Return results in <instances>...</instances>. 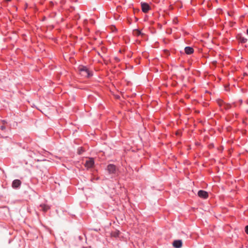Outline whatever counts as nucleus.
Wrapping results in <instances>:
<instances>
[{
    "label": "nucleus",
    "instance_id": "f257e3e1",
    "mask_svg": "<svg viewBox=\"0 0 248 248\" xmlns=\"http://www.w3.org/2000/svg\"><path fill=\"white\" fill-rule=\"evenodd\" d=\"M78 70L81 76L89 78L93 76V73L84 66L81 65L78 67Z\"/></svg>",
    "mask_w": 248,
    "mask_h": 248
},
{
    "label": "nucleus",
    "instance_id": "f03ea898",
    "mask_svg": "<svg viewBox=\"0 0 248 248\" xmlns=\"http://www.w3.org/2000/svg\"><path fill=\"white\" fill-rule=\"evenodd\" d=\"M116 170V166L114 164H110L107 166V170L110 174H115Z\"/></svg>",
    "mask_w": 248,
    "mask_h": 248
},
{
    "label": "nucleus",
    "instance_id": "7ed1b4c3",
    "mask_svg": "<svg viewBox=\"0 0 248 248\" xmlns=\"http://www.w3.org/2000/svg\"><path fill=\"white\" fill-rule=\"evenodd\" d=\"M94 164V161L93 158H89V159L87 160L85 163L84 166L87 169H90L93 167Z\"/></svg>",
    "mask_w": 248,
    "mask_h": 248
},
{
    "label": "nucleus",
    "instance_id": "20e7f679",
    "mask_svg": "<svg viewBox=\"0 0 248 248\" xmlns=\"http://www.w3.org/2000/svg\"><path fill=\"white\" fill-rule=\"evenodd\" d=\"M198 195L201 198L206 199L208 197V193L202 190H200L198 192Z\"/></svg>",
    "mask_w": 248,
    "mask_h": 248
},
{
    "label": "nucleus",
    "instance_id": "39448f33",
    "mask_svg": "<svg viewBox=\"0 0 248 248\" xmlns=\"http://www.w3.org/2000/svg\"><path fill=\"white\" fill-rule=\"evenodd\" d=\"M141 6L142 11L144 13H147L151 9L150 6L147 3H141Z\"/></svg>",
    "mask_w": 248,
    "mask_h": 248
},
{
    "label": "nucleus",
    "instance_id": "423d86ee",
    "mask_svg": "<svg viewBox=\"0 0 248 248\" xmlns=\"http://www.w3.org/2000/svg\"><path fill=\"white\" fill-rule=\"evenodd\" d=\"M182 240H176L173 241L172 245L175 248H181L182 246Z\"/></svg>",
    "mask_w": 248,
    "mask_h": 248
},
{
    "label": "nucleus",
    "instance_id": "0eeeda50",
    "mask_svg": "<svg viewBox=\"0 0 248 248\" xmlns=\"http://www.w3.org/2000/svg\"><path fill=\"white\" fill-rule=\"evenodd\" d=\"M21 182L18 179H16L13 181L12 187L14 188H17L20 187Z\"/></svg>",
    "mask_w": 248,
    "mask_h": 248
},
{
    "label": "nucleus",
    "instance_id": "6e6552de",
    "mask_svg": "<svg viewBox=\"0 0 248 248\" xmlns=\"http://www.w3.org/2000/svg\"><path fill=\"white\" fill-rule=\"evenodd\" d=\"M185 52L187 55H190L194 53V49L190 46H186L185 48Z\"/></svg>",
    "mask_w": 248,
    "mask_h": 248
},
{
    "label": "nucleus",
    "instance_id": "1a4fd4ad",
    "mask_svg": "<svg viewBox=\"0 0 248 248\" xmlns=\"http://www.w3.org/2000/svg\"><path fill=\"white\" fill-rule=\"evenodd\" d=\"M238 39L241 43H245L248 41V39L247 38L242 36H240L238 38Z\"/></svg>",
    "mask_w": 248,
    "mask_h": 248
},
{
    "label": "nucleus",
    "instance_id": "9d476101",
    "mask_svg": "<svg viewBox=\"0 0 248 248\" xmlns=\"http://www.w3.org/2000/svg\"><path fill=\"white\" fill-rule=\"evenodd\" d=\"M40 206L44 212H46L49 209V206L45 204L41 205Z\"/></svg>",
    "mask_w": 248,
    "mask_h": 248
},
{
    "label": "nucleus",
    "instance_id": "9b49d317",
    "mask_svg": "<svg viewBox=\"0 0 248 248\" xmlns=\"http://www.w3.org/2000/svg\"><path fill=\"white\" fill-rule=\"evenodd\" d=\"M217 104L220 107H222V106H224L225 104V103L224 102V101L220 99H218L217 100Z\"/></svg>",
    "mask_w": 248,
    "mask_h": 248
},
{
    "label": "nucleus",
    "instance_id": "f8f14e48",
    "mask_svg": "<svg viewBox=\"0 0 248 248\" xmlns=\"http://www.w3.org/2000/svg\"><path fill=\"white\" fill-rule=\"evenodd\" d=\"M231 108V106L229 104H225L224 105V108L226 110L229 109Z\"/></svg>",
    "mask_w": 248,
    "mask_h": 248
},
{
    "label": "nucleus",
    "instance_id": "ddd939ff",
    "mask_svg": "<svg viewBox=\"0 0 248 248\" xmlns=\"http://www.w3.org/2000/svg\"><path fill=\"white\" fill-rule=\"evenodd\" d=\"M84 152V150L83 149V148L82 147H80V148H78V154L81 155Z\"/></svg>",
    "mask_w": 248,
    "mask_h": 248
},
{
    "label": "nucleus",
    "instance_id": "4468645a",
    "mask_svg": "<svg viewBox=\"0 0 248 248\" xmlns=\"http://www.w3.org/2000/svg\"><path fill=\"white\" fill-rule=\"evenodd\" d=\"M135 33L138 36H139L141 34V31L139 30H136L135 31Z\"/></svg>",
    "mask_w": 248,
    "mask_h": 248
},
{
    "label": "nucleus",
    "instance_id": "2eb2a0df",
    "mask_svg": "<svg viewBox=\"0 0 248 248\" xmlns=\"http://www.w3.org/2000/svg\"><path fill=\"white\" fill-rule=\"evenodd\" d=\"M0 129L2 130V131H4L5 129H6V127L5 125H2L0 126Z\"/></svg>",
    "mask_w": 248,
    "mask_h": 248
},
{
    "label": "nucleus",
    "instance_id": "dca6fc26",
    "mask_svg": "<svg viewBox=\"0 0 248 248\" xmlns=\"http://www.w3.org/2000/svg\"><path fill=\"white\" fill-rule=\"evenodd\" d=\"M245 232L247 234H248V225H247L245 227Z\"/></svg>",
    "mask_w": 248,
    "mask_h": 248
},
{
    "label": "nucleus",
    "instance_id": "f3484780",
    "mask_svg": "<svg viewBox=\"0 0 248 248\" xmlns=\"http://www.w3.org/2000/svg\"><path fill=\"white\" fill-rule=\"evenodd\" d=\"M119 235V231H117V232H115L114 233V235L115 236V237H117V236H118Z\"/></svg>",
    "mask_w": 248,
    "mask_h": 248
},
{
    "label": "nucleus",
    "instance_id": "a211bd4d",
    "mask_svg": "<svg viewBox=\"0 0 248 248\" xmlns=\"http://www.w3.org/2000/svg\"><path fill=\"white\" fill-rule=\"evenodd\" d=\"M1 123L2 124V125H4L5 124H7V122L6 121V120H3L1 121Z\"/></svg>",
    "mask_w": 248,
    "mask_h": 248
},
{
    "label": "nucleus",
    "instance_id": "6ab92c4d",
    "mask_svg": "<svg viewBox=\"0 0 248 248\" xmlns=\"http://www.w3.org/2000/svg\"><path fill=\"white\" fill-rule=\"evenodd\" d=\"M247 34L248 35V29H247Z\"/></svg>",
    "mask_w": 248,
    "mask_h": 248
},
{
    "label": "nucleus",
    "instance_id": "aec40b11",
    "mask_svg": "<svg viewBox=\"0 0 248 248\" xmlns=\"http://www.w3.org/2000/svg\"><path fill=\"white\" fill-rule=\"evenodd\" d=\"M6 1H11V0H5Z\"/></svg>",
    "mask_w": 248,
    "mask_h": 248
},
{
    "label": "nucleus",
    "instance_id": "412c9836",
    "mask_svg": "<svg viewBox=\"0 0 248 248\" xmlns=\"http://www.w3.org/2000/svg\"><path fill=\"white\" fill-rule=\"evenodd\" d=\"M247 113H248V110H247Z\"/></svg>",
    "mask_w": 248,
    "mask_h": 248
}]
</instances>
